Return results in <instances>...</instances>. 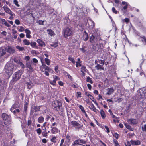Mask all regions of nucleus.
<instances>
[{
	"label": "nucleus",
	"mask_w": 146,
	"mask_h": 146,
	"mask_svg": "<svg viewBox=\"0 0 146 146\" xmlns=\"http://www.w3.org/2000/svg\"><path fill=\"white\" fill-rule=\"evenodd\" d=\"M14 65L12 63L8 62L6 64L4 69V71L10 77L13 72Z\"/></svg>",
	"instance_id": "f257e3e1"
},
{
	"label": "nucleus",
	"mask_w": 146,
	"mask_h": 146,
	"mask_svg": "<svg viewBox=\"0 0 146 146\" xmlns=\"http://www.w3.org/2000/svg\"><path fill=\"white\" fill-rule=\"evenodd\" d=\"M23 72L24 71L22 70H20L15 72L13 75L12 81L16 82L19 80Z\"/></svg>",
	"instance_id": "f03ea898"
},
{
	"label": "nucleus",
	"mask_w": 146,
	"mask_h": 146,
	"mask_svg": "<svg viewBox=\"0 0 146 146\" xmlns=\"http://www.w3.org/2000/svg\"><path fill=\"white\" fill-rule=\"evenodd\" d=\"M53 108L56 110L57 111H59L61 108L62 104L61 102L59 100L54 101L52 104Z\"/></svg>",
	"instance_id": "7ed1b4c3"
},
{
	"label": "nucleus",
	"mask_w": 146,
	"mask_h": 146,
	"mask_svg": "<svg viewBox=\"0 0 146 146\" xmlns=\"http://www.w3.org/2000/svg\"><path fill=\"white\" fill-rule=\"evenodd\" d=\"M19 106V104L18 102H15L12 106L11 108L10 109V111L12 112L14 115L19 114L20 110L19 109H15Z\"/></svg>",
	"instance_id": "20e7f679"
},
{
	"label": "nucleus",
	"mask_w": 146,
	"mask_h": 146,
	"mask_svg": "<svg viewBox=\"0 0 146 146\" xmlns=\"http://www.w3.org/2000/svg\"><path fill=\"white\" fill-rule=\"evenodd\" d=\"M138 94L142 98H146V88H143L137 91Z\"/></svg>",
	"instance_id": "39448f33"
},
{
	"label": "nucleus",
	"mask_w": 146,
	"mask_h": 146,
	"mask_svg": "<svg viewBox=\"0 0 146 146\" xmlns=\"http://www.w3.org/2000/svg\"><path fill=\"white\" fill-rule=\"evenodd\" d=\"M1 116L3 120L7 121L8 124H11V118L10 116L4 113L2 114Z\"/></svg>",
	"instance_id": "423d86ee"
},
{
	"label": "nucleus",
	"mask_w": 146,
	"mask_h": 146,
	"mask_svg": "<svg viewBox=\"0 0 146 146\" xmlns=\"http://www.w3.org/2000/svg\"><path fill=\"white\" fill-rule=\"evenodd\" d=\"M72 34V31L69 28H66L64 30V37L66 38H68V37L70 36Z\"/></svg>",
	"instance_id": "0eeeda50"
},
{
	"label": "nucleus",
	"mask_w": 146,
	"mask_h": 146,
	"mask_svg": "<svg viewBox=\"0 0 146 146\" xmlns=\"http://www.w3.org/2000/svg\"><path fill=\"white\" fill-rule=\"evenodd\" d=\"M86 143V141L82 139H78L75 140L72 146H75L76 145H79L83 146H85V144Z\"/></svg>",
	"instance_id": "6e6552de"
},
{
	"label": "nucleus",
	"mask_w": 146,
	"mask_h": 146,
	"mask_svg": "<svg viewBox=\"0 0 146 146\" xmlns=\"http://www.w3.org/2000/svg\"><path fill=\"white\" fill-rule=\"evenodd\" d=\"M88 27L90 29H92L95 27V23L94 22L90 19L87 20Z\"/></svg>",
	"instance_id": "1a4fd4ad"
},
{
	"label": "nucleus",
	"mask_w": 146,
	"mask_h": 146,
	"mask_svg": "<svg viewBox=\"0 0 146 146\" xmlns=\"http://www.w3.org/2000/svg\"><path fill=\"white\" fill-rule=\"evenodd\" d=\"M71 124L76 129H78L81 128L82 125L80 124L78 122L75 121H72L71 122Z\"/></svg>",
	"instance_id": "9d476101"
},
{
	"label": "nucleus",
	"mask_w": 146,
	"mask_h": 146,
	"mask_svg": "<svg viewBox=\"0 0 146 146\" xmlns=\"http://www.w3.org/2000/svg\"><path fill=\"white\" fill-rule=\"evenodd\" d=\"M127 122L131 124L135 125L137 123L138 121L136 119L130 118L127 120Z\"/></svg>",
	"instance_id": "9b49d317"
},
{
	"label": "nucleus",
	"mask_w": 146,
	"mask_h": 146,
	"mask_svg": "<svg viewBox=\"0 0 146 146\" xmlns=\"http://www.w3.org/2000/svg\"><path fill=\"white\" fill-rule=\"evenodd\" d=\"M4 77L3 76L2 74H0V87L3 86V85L6 84L3 80Z\"/></svg>",
	"instance_id": "f8f14e48"
},
{
	"label": "nucleus",
	"mask_w": 146,
	"mask_h": 146,
	"mask_svg": "<svg viewBox=\"0 0 146 146\" xmlns=\"http://www.w3.org/2000/svg\"><path fill=\"white\" fill-rule=\"evenodd\" d=\"M3 8L4 10L6 13L8 14H12L11 13H12L13 12L11 11L10 9L8 8L7 5H5L3 7Z\"/></svg>",
	"instance_id": "ddd939ff"
},
{
	"label": "nucleus",
	"mask_w": 146,
	"mask_h": 146,
	"mask_svg": "<svg viewBox=\"0 0 146 146\" xmlns=\"http://www.w3.org/2000/svg\"><path fill=\"white\" fill-rule=\"evenodd\" d=\"M26 66L27 68H28V71L29 72H31L33 71V68L30 63H27L26 64Z\"/></svg>",
	"instance_id": "4468645a"
},
{
	"label": "nucleus",
	"mask_w": 146,
	"mask_h": 146,
	"mask_svg": "<svg viewBox=\"0 0 146 146\" xmlns=\"http://www.w3.org/2000/svg\"><path fill=\"white\" fill-rule=\"evenodd\" d=\"M42 64V68L44 69L46 71L48 72H50L51 71V69L49 67L47 66L46 64H44L42 61H41Z\"/></svg>",
	"instance_id": "2eb2a0df"
},
{
	"label": "nucleus",
	"mask_w": 146,
	"mask_h": 146,
	"mask_svg": "<svg viewBox=\"0 0 146 146\" xmlns=\"http://www.w3.org/2000/svg\"><path fill=\"white\" fill-rule=\"evenodd\" d=\"M37 42L39 46L43 47L45 46V44L44 42L40 39H38L36 41Z\"/></svg>",
	"instance_id": "dca6fc26"
},
{
	"label": "nucleus",
	"mask_w": 146,
	"mask_h": 146,
	"mask_svg": "<svg viewBox=\"0 0 146 146\" xmlns=\"http://www.w3.org/2000/svg\"><path fill=\"white\" fill-rule=\"evenodd\" d=\"M107 92L106 94L110 95L114 92V89L112 88H108L107 89Z\"/></svg>",
	"instance_id": "f3484780"
},
{
	"label": "nucleus",
	"mask_w": 146,
	"mask_h": 146,
	"mask_svg": "<svg viewBox=\"0 0 146 146\" xmlns=\"http://www.w3.org/2000/svg\"><path fill=\"white\" fill-rule=\"evenodd\" d=\"M88 34L87 33L86 31H84L83 33V39L85 41H86L88 40Z\"/></svg>",
	"instance_id": "a211bd4d"
},
{
	"label": "nucleus",
	"mask_w": 146,
	"mask_h": 146,
	"mask_svg": "<svg viewBox=\"0 0 146 146\" xmlns=\"http://www.w3.org/2000/svg\"><path fill=\"white\" fill-rule=\"evenodd\" d=\"M130 142L132 145H138L140 144L141 142L139 140H131L130 141Z\"/></svg>",
	"instance_id": "6ab92c4d"
},
{
	"label": "nucleus",
	"mask_w": 146,
	"mask_h": 146,
	"mask_svg": "<svg viewBox=\"0 0 146 146\" xmlns=\"http://www.w3.org/2000/svg\"><path fill=\"white\" fill-rule=\"evenodd\" d=\"M25 32L26 33V37L28 38H31V31L27 29H26L25 30Z\"/></svg>",
	"instance_id": "aec40b11"
},
{
	"label": "nucleus",
	"mask_w": 146,
	"mask_h": 146,
	"mask_svg": "<svg viewBox=\"0 0 146 146\" xmlns=\"http://www.w3.org/2000/svg\"><path fill=\"white\" fill-rule=\"evenodd\" d=\"M65 139L66 140L65 141H64V142H66L68 144H69L71 140V137L70 134H68L66 136Z\"/></svg>",
	"instance_id": "412c9836"
},
{
	"label": "nucleus",
	"mask_w": 146,
	"mask_h": 146,
	"mask_svg": "<svg viewBox=\"0 0 146 146\" xmlns=\"http://www.w3.org/2000/svg\"><path fill=\"white\" fill-rule=\"evenodd\" d=\"M69 144L64 142V139H62L61 140L60 146H69Z\"/></svg>",
	"instance_id": "4be33fe9"
},
{
	"label": "nucleus",
	"mask_w": 146,
	"mask_h": 146,
	"mask_svg": "<svg viewBox=\"0 0 146 146\" xmlns=\"http://www.w3.org/2000/svg\"><path fill=\"white\" fill-rule=\"evenodd\" d=\"M81 72L84 76L85 75V72H87L88 70L86 69V67L84 66H82L81 67Z\"/></svg>",
	"instance_id": "5701e85b"
},
{
	"label": "nucleus",
	"mask_w": 146,
	"mask_h": 146,
	"mask_svg": "<svg viewBox=\"0 0 146 146\" xmlns=\"http://www.w3.org/2000/svg\"><path fill=\"white\" fill-rule=\"evenodd\" d=\"M48 123L47 122H45L43 124V125L41 126V128H43V127L44 128V129H43V130H46V127L48 128Z\"/></svg>",
	"instance_id": "b1692460"
},
{
	"label": "nucleus",
	"mask_w": 146,
	"mask_h": 146,
	"mask_svg": "<svg viewBox=\"0 0 146 146\" xmlns=\"http://www.w3.org/2000/svg\"><path fill=\"white\" fill-rule=\"evenodd\" d=\"M36 43L35 42H33L32 41L31 42L30 45L31 47L33 48H35L36 49L38 48V46L36 45Z\"/></svg>",
	"instance_id": "393cba45"
},
{
	"label": "nucleus",
	"mask_w": 146,
	"mask_h": 146,
	"mask_svg": "<svg viewBox=\"0 0 146 146\" xmlns=\"http://www.w3.org/2000/svg\"><path fill=\"white\" fill-rule=\"evenodd\" d=\"M122 4V5H125V6L123 7V9H122V10L123 11V10H125L127 9V8L129 4H127L126 2L125 1H123Z\"/></svg>",
	"instance_id": "a878e982"
},
{
	"label": "nucleus",
	"mask_w": 146,
	"mask_h": 146,
	"mask_svg": "<svg viewBox=\"0 0 146 146\" xmlns=\"http://www.w3.org/2000/svg\"><path fill=\"white\" fill-rule=\"evenodd\" d=\"M23 42L25 45L28 46L31 44L29 40L28 39H25L23 40Z\"/></svg>",
	"instance_id": "bb28decb"
},
{
	"label": "nucleus",
	"mask_w": 146,
	"mask_h": 146,
	"mask_svg": "<svg viewBox=\"0 0 146 146\" xmlns=\"http://www.w3.org/2000/svg\"><path fill=\"white\" fill-rule=\"evenodd\" d=\"M26 83L27 84V88L29 89H31L33 86V84L31 82H26Z\"/></svg>",
	"instance_id": "cd10ccee"
},
{
	"label": "nucleus",
	"mask_w": 146,
	"mask_h": 146,
	"mask_svg": "<svg viewBox=\"0 0 146 146\" xmlns=\"http://www.w3.org/2000/svg\"><path fill=\"white\" fill-rule=\"evenodd\" d=\"M31 54L33 56H36L39 54V52L35 50H33L31 51Z\"/></svg>",
	"instance_id": "c85d7f7f"
},
{
	"label": "nucleus",
	"mask_w": 146,
	"mask_h": 146,
	"mask_svg": "<svg viewBox=\"0 0 146 146\" xmlns=\"http://www.w3.org/2000/svg\"><path fill=\"white\" fill-rule=\"evenodd\" d=\"M37 121L39 123H42L44 121V118L42 116H40L38 119Z\"/></svg>",
	"instance_id": "c756f323"
},
{
	"label": "nucleus",
	"mask_w": 146,
	"mask_h": 146,
	"mask_svg": "<svg viewBox=\"0 0 146 146\" xmlns=\"http://www.w3.org/2000/svg\"><path fill=\"white\" fill-rule=\"evenodd\" d=\"M90 40L91 42L93 43L95 42L96 41V39L93 35H92V36L90 37Z\"/></svg>",
	"instance_id": "7c9ffc66"
},
{
	"label": "nucleus",
	"mask_w": 146,
	"mask_h": 146,
	"mask_svg": "<svg viewBox=\"0 0 146 146\" xmlns=\"http://www.w3.org/2000/svg\"><path fill=\"white\" fill-rule=\"evenodd\" d=\"M95 67L97 70H104L102 66L99 64H97V65L95 66Z\"/></svg>",
	"instance_id": "2f4dec72"
},
{
	"label": "nucleus",
	"mask_w": 146,
	"mask_h": 146,
	"mask_svg": "<svg viewBox=\"0 0 146 146\" xmlns=\"http://www.w3.org/2000/svg\"><path fill=\"white\" fill-rule=\"evenodd\" d=\"M57 129L56 127L52 128L51 131L52 133H56L57 132Z\"/></svg>",
	"instance_id": "473e14b6"
},
{
	"label": "nucleus",
	"mask_w": 146,
	"mask_h": 146,
	"mask_svg": "<svg viewBox=\"0 0 146 146\" xmlns=\"http://www.w3.org/2000/svg\"><path fill=\"white\" fill-rule=\"evenodd\" d=\"M100 114L102 118L104 119L106 117V115L104 111L102 110H100Z\"/></svg>",
	"instance_id": "72a5a7b5"
},
{
	"label": "nucleus",
	"mask_w": 146,
	"mask_h": 146,
	"mask_svg": "<svg viewBox=\"0 0 146 146\" xmlns=\"http://www.w3.org/2000/svg\"><path fill=\"white\" fill-rule=\"evenodd\" d=\"M7 128V127L4 125L2 124H0V129L1 130L3 129L5 131Z\"/></svg>",
	"instance_id": "f704fd0d"
},
{
	"label": "nucleus",
	"mask_w": 146,
	"mask_h": 146,
	"mask_svg": "<svg viewBox=\"0 0 146 146\" xmlns=\"http://www.w3.org/2000/svg\"><path fill=\"white\" fill-rule=\"evenodd\" d=\"M7 52L9 53H12L15 52V50L11 47H9L7 49Z\"/></svg>",
	"instance_id": "c9c22d12"
},
{
	"label": "nucleus",
	"mask_w": 146,
	"mask_h": 146,
	"mask_svg": "<svg viewBox=\"0 0 146 146\" xmlns=\"http://www.w3.org/2000/svg\"><path fill=\"white\" fill-rule=\"evenodd\" d=\"M68 59L69 60L71 61L73 64H74L76 62L74 60V58L72 57L69 56L68 58Z\"/></svg>",
	"instance_id": "e433bc0d"
},
{
	"label": "nucleus",
	"mask_w": 146,
	"mask_h": 146,
	"mask_svg": "<svg viewBox=\"0 0 146 146\" xmlns=\"http://www.w3.org/2000/svg\"><path fill=\"white\" fill-rule=\"evenodd\" d=\"M16 48L18 49L20 51H22L24 50V48L23 47H20L19 46H16Z\"/></svg>",
	"instance_id": "4c0bfd02"
},
{
	"label": "nucleus",
	"mask_w": 146,
	"mask_h": 146,
	"mask_svg": "<svg viewBox=\"0 0 146 146\" xmlns=\"http://www.w3.org/2000/svg\"><path fill=\"white\" fill-rule=\"evenodd\" d=\"M48 132L46 131H44L42 132V135L43 137L47 138L48 137Z\"/></svg>",
	"instance_id": "58836bf2"
},
{
	"label": "nucleus",
	"mask_w": 146,
	"mask_h": 146,
	"mask_svg": "<svg viewBox=\"0 0 146 146\" xmlns=\"http://www.w3.org/2000/svg\"><path fill=\"white\" fill-rule=\"evenodd\" d=\"M45 61V62L46 64L47 65H49L50 64V60L49 59L47 58H46L44 59Z\"/></svg>",
	"instance_id": "ea45409f"
},
{
	"label": "nucleus",
	"mask_w": 146,
	"mask_h": 146,
	"mask_svg": "<svg viewBox=\"0 0 146 146\" xmlns=\"http://www.w3.org/2000/svg\"><path fill=\"white\" fill-rule=\"evenodd\" d=\"M86 81L88 82H89L91 84H92L93 82L92 80V79L89 76L87 78Z\"/></svg>",
	"instance_id": "a19ab883"
},
{
	"label": "nucleus",
	"mask_w": 146,
	"mask_h": 146,
	"mask_svg": "<svg viewBox=\"0 0 146 146\" xmlns=\"http://www.w3.org/2000/svg\"><path fill=\"white\" fill-rule=\"evenodd\" d=\"M50 46L52 47L56 48L58 46V43L57 42H56L54 43L50 44Z\"/></svg>",
	"instance_id": "79ce46f5"
},
{
	"label": "nucleus",
	"mask_w": 146,
	"mask_h": 146,
	"mask_svg": "<svg viewBox=\"0 0 146 146\" xmlns=\"http://www.w3.org/2000/svg\"><path fill=\"white\" fill-rule=\"evenodd\" d=\"M34 126V124L33 123H32L31 125V126H28V128H29V131H31L33 129Z\"/></svg>",
	"instance_id": "37998d69"
},
{
	"label": "nucleus",
	"mask_w": 146,
	"mask_h": 146,
	"mask_svg": "<svg viewBox=\"0 0 146 146\" xmlns=\"http://www.w3.org/2000/svg\"><path fill=\"white\" fill-rule=\"evenodd\" d=\"M47 32L51 36H52L53 34V32L52 30L51 29H48L47 30Z\"/></svg>",
	"instance_id": "c03bdc74"
},
{
	"label": "nucleus",
	"mask_w": 146,
	"mask_h": 146,
	"mask_svg": "<svg viewBox=\"0 0 146 146\" xmlns=\"http://www.w3.org/2000/svg\"><path fill=\"white\" fill-rule=\"evenodd\" d=\"M51 141L54 143H55L57 141V139L56 137H53L51 139Z\"/></svg>",
	"instance_id": "a18cd8bd"
},
{
	"label": "nucleus",
	"mask_w": 146,
	"mask_h": 146,
	"mask_svg": "<svg viewBox=\"0 0 146 146\" xmlns=\"http://www.w3.org/2000/svg\"><path fill=\"white\" fill-rule=\"evenodd\" d=\"M36 131L38 135H40L42 133V130H41V128H39L38 129H36Z\"/></svg>",
	"instance_id": "49530a36"
},
{
	"label": "nucleus",
	"mask_w": 146,
	"mask_h": 146,
	"mask_svg": "<svg viewBox=\"0 0 146 146\" xmlns=\"http://www.w3.org/2000/svg\"><path fill=\"white\" fill-rule=\"evenodd\" d=\"M91 107L92 108L93 111L95 112H97V110L92 104L91 105Z\"/></svg>",
	"instance_id": "de8ad7c7"
},
{
	"label": "nucleus",
	"mask_w": 146,
	"mask_h": 146,
	"mask_svg": "<svg viewBox=\"0 0 146 146\" xmlns=\"http://www.w3.org/2000/svg\"><path fill=\"white\" fill-rule=\"evenodd\" d=\"M54 80L56 82V81L60 80V78L57 76H53Z\"/></svg>",
	"instance_id": "09e8293b"
},
{
	"label": "nucleus",
	"mask_w": 146,
	"mask_h": 146,
	"mask_svg": "<svg viewBox=\"0 0 146 146\" xmlns=\"http://www.w3.org/2000/svg\"><path fill=\"white\" fill-rule=\"evenodd\" d=\"M79 107L83 113L85 111L84 110V107L82 105H80L79 106Z\"/></svg>",
	"instance_id": "8fccbe9b"
},
{
	"label": "nucleus",
	"mask_w": 146,
	"mask_h": 146,
	"mask_svg": "<svg viewBox=\"0 0 146 146\" xmlns=\"http://www.w3.org/2000/svg\"><path fill=\"white\" fill-rule=\"evenodd\" d=\"M50 83L52 85H55L56 83V82L54 80L53 81L50 80Z\"/></svg>",
	"instance_id": "3c124183"
},
{
	"label": "nucleus",
	"mask_w": 146,
	"mask_h": 146,
	"mask_svg": "<svg viewBox=\"0 0 146 146\" xmlns=\"http://www.w3.org/2000/svg\"><path fill=\"white\" fill-rule=\"evenodd\" d=\"M18 2L17 0H14L13 3L17 7L20 6L18 4Z\"/></svg>",
	"instance_id": "603ef678"
},
{
	"label": "nucleus",
	"mask_w": 146,
	"mask_h": 146,
	"mask_svg": "<svg viewBox=\"0 0 146 146\" xmlns=\"http://www.w3.org/2000/svg\"><path fill=\"white\" fill-rule=\"evenodd\" d=\"M32 124V121H31L30 119H28L27 121V125L28 126H31Z\"/></svg>",
	"instance_id": "864d4df0"
},
{
	"label": "nucleus",
	"mask_w": 146,
	"mask_h": 146,
	"mask_svg": "<svg viewBox=\"0 0 146 146\" xmlns=\"http://www.w3.org/2000/svg\"><path fill=\"white\" fill-rule=\"evenodd\" d=\"M11 14H9L11 15L10 17H9V19L10 20H13L14 18L13 16L15 15V14L13 12L11 13Z\"/></svg>",
	"instance_id": "5fc2aeb1"
},
{
	"label": "nucleus",
	"mask_w": 146,
	"mask_h": 146,
	"mask_svg": "<svg viewBox=\"0 0 146 146\" xmlns=\"http://www.w3.org/2000/svg\"><path fill=\"white\" fill-rule=\"evenodd\" d=\"M113 143L114 144V145L115 146H120L118 144L117 141L115 140V139L113 140Z\"/></svg>",
	"instance_id": "6e6d98bb"
},
{
	"label": "nucleus",
	"mask_w": 146,
	"mask_h": 146,
	"mask_svg": "<svg viewBox=\"0 0 146 146\" xmlns=\"http://www.w3.org/2000/svg\"><path fill=\"white\" fill-rule=\"evenodd\" d=\"M113 136L115 137L117 139H118L119 137V135L117 133H115L113 135Z\"/></svg>",
	"instance_id": "4d7b16f0"
},
{
	"label": "nucleus",
	"mask_w": 146,
	"mask_h": 146,
	"mask_svg": "<svg viewBox=\"0 0 146 146\" xmlns=\"http://www.w3.org/2000/svg\"><path fill=\"white\" fill-rule=\"evenodd\" d=\"M44 22V21H42L41 20H39L37 21V23L39 25H43V23Z\"/></svg>",
	"instance_id": "13d9d810"
},
{
	"label": "nucleus",
	"mask_w": 146,
	"mask_h": 146,
	"mask_svg": "<svg viewBox=\"0 0 146 146\" xmlns=\"http://www.w3.org/2000/svg\"><path fill=\"white\" fill-rule=\"evenodd\" d=\"M3 25H4L5 26H7L8 27H10L11 26V25H9L6 21H5V22H4Z\"/></svg>",
	"instance_id": "bf43d9fd"
},
{
	"label": "nucleus",
	"mask_w": 146,
	"mask_h": 146,
	"mask_svg": "<svg viewBox=\"0 0 146 146\" xmlns=\"http://www.w3.org/2000/svg\"><path fill=\"white\" fill-rule=\"evenodd\" d=\"M19 64L20 65V66L23 69H24L25 68L24 65L22 62H19Z\"/></svg>",
	"instance_id": "052dcab7"
},
{
	"label": "nucleus",
	"mask_w": 146,
	"mask_h": 146,
	"mask_svg": "<svg viewBox=\"0 0 146 146\" xmlns=\"http://www.w3.org/2000/svg\"><path fill=\"white\" fill-rule=\"evenodd\" d=\"M142 129L143 131H144V132H145L146 131V124L143 126H142Z\"/></svg>",
	"instance_id": "680f3d73"
},
{
	"label": "nucleus",
	"mask_w": 146,
	"mask_h": 146,
	"mask_svg": "<svg viewBox=\"0 0 146 146\" xmlns=\"http://www.w3.org/2000/svg\"><path fill=\"white\" fill-rule=\"evenodd\" d=\"M81 94L80 92H77L76 96L77 98L80 97H81Z\"/></svg>",
	"instance_id": "e2e57ef3"
},
{
	"label": "nucleus",
	"mask_w": 146,
	"mask_h": 146,
	"mask_svg": "<svg viewBox=\"0 0 146 146\" xmlns=\"http://www.w3.org/2000/svg\"><path fill=\"white\" fill-rule=\"evenodd\" d=\"M25 30V29L24 27L22 26L20 27V29L19 30V31L20 32H22L23 31H24Z\"/></svg>",
	"instance_id": "0e129e2a"
},
{
	"label": "nucleus",
	"mask_w": 146,
	"mask_h": 146,
	"mask_svg": "<svg viewBox=\"0 0 146 146\" xmlns=\"http://www.w3.org/2000/svg\"><path fill=\"white\" fill-rule=\"evenodd\" d=\"M15 23L17 25H19L20 23V21L18 19H16L15 20Z\"/></svg>",
	"instance_id": "69168bd1"
},
{
	"label": "nucleus",
	"mask_w": 146,
	"mask_h": 146,
	"mask_svg": "<svg viewBox=\"0 0 146 146\" xmlns=\"http://www.w3.org/2000/svg\"><path fill=\"white\" fill-rule=\"evenodd\" d=\"M28 104H26L24 105V110L25 112H26L27 110V108Z\"/></svg>",
	"instance_id": "338daca9"
},
{
	"label": "nucleus",
	"mask_w": 146,
	"mask_h": 146,
	"mask_svg": "<svg viewBox=\"0 0 146 146\" xmlns=\"http://www.w3.org/2000/svg\"><path fill=\"white\" fill-rule=\"evenodd\" d=\"M5 20L3 19H0V22L3 25L4 24V22L5 21Z\"/></svg>",
	"instance_id": "774afa93"
}]
</instances>
